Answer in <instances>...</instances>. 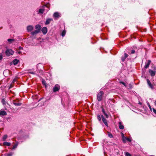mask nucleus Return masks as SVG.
Wrapping results in <instances>:
<instances>
[{
	"label": "nucleus",
	"instance_id": "obj_29",
	"mask_svg": "<svg viewBox=\"0 0 156 156\" xmlns=\"http://www.w3.org/2000/svg\"><path fill=\"white\" fill-rule=\"evenodd\" d=\"M2 102L3 105L5 104V101L4 99H2Z\"/></svg>",
	"mask_w": 156,
	"mask_h": 156
},
{
	"label": "nucleus",
	"instance_id": "obj_8",
	"mask_svg": "<svg viewBox=\"0 0 156 156\" xmlns=\"http://www.w3.org/2000/svg\"><path fill=\"white\" fill-rule=\"evenodd\" d=\"M61 16L60 15L59 13L58 12H55L53 14V17L54 18H58L60 17Z\"/></svg>",
	"mask_w": 156,
	"mask_h": 156
},
{
	"label": "nucleus",
	"instance_id": "obj_45",
	"mask_svg": "<svg viewBox=\"0 0 156 156\" xmlns=\"http://www.w3.org/2000/svg\"><path fill=\"white\" fill-rule=\"evenodd\" d=\"M21 52L20 51H19L18 52V53L19 54H20Z\"/></svg>",
	"mask_w": 156,
	"mask_h": 156
},
{
	"label": "nucleus",
	"instance_id": "obj_27",
	"mask_svg": "<svg viewBox=\"0 0 156 156\" xmlns=\"http://www.w3.org/2000/svg\"><path fill=\"white\" fill-rule=\"evenodd\" d=\"M122 141L123 142L125 143L126 142V137H125L124 138H122Z\"/></svg>",
	"mask_w": 156,
	"mask_h": 156
},
{
	"label": "nucleus",
	"instance_id": "obj_13",
	"mask_svg": "<svg viewBox=\"0 0 156 156\" xmlns=\"http://www.w3.org/2000/svg\"><path fill=\"white\" fill-rule=\"evenodd\" d=\"M53 20V19L52 18H49L47 19L46 20L45 23V24L46 25H48L50 23L51 21Z\"/></svg>",
	"mask_w": 156,
	"mask_h": 156
},
{
	"label": "nucleus",
	"instance_id": "obj_41",
	"mask_svg": "<svg viewBox=\"0 0 156 156\" xmlns=\"http://www.w3.org/2000/svg\"><path fill=\"white\" fill-rule=\"evenodd\" d=\"M126 58H123V57H122V61H124L125 59H126Z\"/></svg>",
	"mask_w": 156,
	"mask_h": 156
},
{
	"label": "nucleus",
	"instance_id": "obj_39",
	"mask_svg": "<svg viewBox=\"0 0 156 156\" xmlns=\"http://www.w3.org/2000/svg\"><path fill=\"white\" fill-rule=\"evenodd\" d=\"M121 136H122V138L125 137L124 136V135L122 133H121Z\"/></svg>",
	"mask_w": 156,
	"mask_h": 156
},
{
	"label": "nucleus",
	"instance_id": "obj_37",
	"mask_svg": "<svg viewBox=\"0 0 156 156\" xmlns=\"http://www.w3.org/2000/svg\"><path fill=\"white\" fill-rule=\"evenodd\" d=\"M102 111L103 114H104L105 113V109L103 108H102Z\"/></svg>",
	"mask_w": 156,
	"mask_h": 156
},
{
	"label": "nucleus",
	"instance_id": "obj_34",
	"mask_svg": "<svg viewBox=\"0 0 156 156\" xmlns=\"http://www.w3.org/2000/svg\"><path fill=\"white\" fill-rule=\"evenodd\" d=\"M2 53H0V60H2Z\"/></svg>",
	"mask_w": 156,
	"mask_h": 156
},
{
	"label": "nucleus",
	"instance_id": "obj_35",
	"mask_svg": "<svg viewBox=\"0 0 156 156\" xmlns=\"http://www.w3.org/2000/svg\"><path fill=\"white\" fill-rule=\"evenodd\" d=\"M104 114L105 115V116L107 118H108V115L106 112Z\"/></svg>",
	"mask_w": 156,
	"mask_h": 156
},
{
	"label": "nucleus",
	"instance_id": "obj_47",
	"mask_svg": "<svg viewBox=\"0 0 156 156\" xmlns=\"http://www.w3.org/2000/svg\"><path fill=\"white\" fill-rule=\"evenodd\" d=\"M150 156H154V155H151Z\"/></svg>",
	"mask_w": 156,
	"mask_h": 156
},
{
	"label": "nucleus",
	"instance_id": "obj_38",
	"mask_svg": "<svg viewBox=\"0 0 156 156\" xmlns=\"http://www.w3.org/2000/svg\"><path fill=\"white\" fill-rule=\"evenodd\" d=\"M153 110L154 113L156 114V110L153 108Z\"/></svg>",
	"mask_w": 156,
	"mask_h": 156
},
{
	"label": "nucleus",
	"instance_id": "obj_9",
	"mask_svg": "<svg viewBox=\"0 0 156 156\" xmlns=\"http://www.w3.org/2000/svg\"><path fill=\"white\" fill-rule=\"evenodd\" d=\"M41 31L44 34H46L47 32V28L45 27H43L41 29Z\"/></svg>",
	"mask_w": 156,
	"mask_h": 156
},
{
	"label": "nucleus",
	"instance_id": "obj_7",
	"mask_svg": "<svg viewBox=\"0 0 156 156\" xmlns=\"http://www.w3.org/2000/svg\"><path fill=\"white\" fill-rule=\"evenodd\" d=\"M27 29L28 32H30L33 30L34 27L32 25H29L27 26Z\"/></svg>",
	"mask_w": 156,
	"mask_h": 156
},
{
	"label": "nucleus",
	"instance_id": "obj_20",
	"mask_svg": "<svg viewBox=\"0 0 156 156\" xmlns=\"http://www.w3.org/2000/svg\"><path fill=\"white\" fill-rule=\"evenodd\" d=\"M8 136L6 135H4L2 138V141H5L7 138Z\"/></svg>",
	"mask_w": 156,
	"mask_h": 156
},
{
	"label": "nucleus",
	"instance_id": "obj_10",
	"mask_svg": "<svg viewBox=\"0 0 156 156\" xmlns=\"http://www.w3.org/2000/svg\"><path fill=\"white\" fill-rule=\"evenodd\" d=\"M147 83L149 87L151 88V89H153L154 88L153 85L151 84V83L150 80L148 79H147Z\"/></svg>",
	"mask_w": 156,
	"mask_h": 156
},
{
	"label": "nucleus",
	"instance_id": "obj_31",
	"mask_svg": "<svg viewBox=\"0 0 156 156\" xmlns=\"http://www.w3.org/2000/svg\"><path fill=\"white\" fill-rule=\"evenodd\" d=\"M120 83L123 85L125 86H127V85L124 82H120Z\"/></svg>",
	"mask_w": 156,
	"mask_h": 156
},
{
	"label": "nucleus",
	"instance_id": "obj_18",
	"mask_svg": "<svg viewBox=\"0 0 156 156\" xmlns=\"http://www.w3.org/2000/svg\"><path fill=\"white\" fill-rule=\"evenodd\" d=\"M119 127L120 129H124V126L123 125H122L121 122H119Z\"/></svg>",
	"mask_w": 156,
	"mask_h": 156
},
{
	"label": "nucleus",
	"instance_id": "obj_5",
	"mask_svg": "<svg viewBox=\"0 0 156 156\" xmlns=\"http://www.w3.org/2000/svg\"><path fill=\"white\" fill-rule=\"evenodd\" d=\"M60 89V86L58 84H56L55 85L53 89V92H56L58 91Z\"/></svg>",
	"mask_w": 156,
	"mask_h": 156
},
{
	"label": "nucleus",
	"instance_id": "obj_46",
	"mask_svg": "<svg viewBox=\"0 0 156 156\" xmlns=\"http://www.w3.org/2000/svg\"><path fill=\"white\" fill-rule=\"evenodd\" d=\"M155 105H156V101L154 102Z\"/></svg>",
	"mask_w": 156,
	"mask_h": 156
},
{
	"label": "nucleus",
	"instance_id": "obj_26",
	"mask_svg": "<svg viewBox=\"0 0 156 156\" xmlns=\"http://www.w3.org/2000/svg\"><path fill=\"white\" fill-rule=\"evenodd\" d=\"M45 6L46 7H47L49 9L50 6V5L49 3H48L46 5L43 6V7Z\"/></svg>",
	"mask_w": 156,
	"mask_h": 156
},
{
	"label": "nucleus",
	"instance_id": "obj_24",
	"mask_svg": "<svg viewBox=\"0 0 156 156\" xmlns=\"http://www.w3.org/2000/svg\"><path fill=\"white\" fill-rule=\"evenodd\" d=\"M108 136L110 138H112L113 135H112L110 132H108Z\"/></svg>",
	"mask_w": 156,
	"mask_h": 156
},
{
	"label": "nucleus",
	"instance_id": "obj_2",
	"mask_svg": "<svg viewBox=\"0 0 156 156\" xmlns=\"http://www.w3.org/2000/svg\"><path fill=\"white\" fill-rule=\"evenodd\" d=\"M104 94V92L102 91H100L98 94L97 96V99L98 101H101L103 96V94Z\"/></svg>",
	"mask_w": 156,
	"mask_h": 156
},
{
	"label": "nucleus",
	"instance_id": "obj_15",
	"mask_svg": "<svg viewBox=\"0 0 156 156\" xmlns=\"http://www.w3.org/2000/svg\"><path fill=\"white\" fill-rule=\"evenodd\" d=\"M19 62V60L17 59H15L12 61V63H13V64L14 65L17 64Z\"/></svg>",
	"mask_w": 156,
	"mask_h": 156
},
{
	"label": "nucleus",
	"instance_id": "obj_23",
	"mask_svg": "<svg viewBox=\"0 0 156 156\" xmlns=\"http://www.w3.org/2000/svg\"><path fill=\"white\" fill-rule=\"evenodd\" d=\"M7 41L9 43H11L12 41H14V40L11 39H8Z\"/></svg>",
	"mask_w": 156,
	"mask_h": 156
},
{
	"label": "nucleus",
	"instance_id": "obj_12",
	"mask_svg": "<svg viewBox=\"0 0 156 156\" xmlns=\"http://www.w3.org/2000/svg\"><path fill=\"white\" fill-rule=\"evenodd\" d=\"M13 103L14 105L17 106H20L21 105V103H19L18 101H16L14 100L13 101Z\"/></svg>",
	"mask_w": 156,
	"mask_h": 156
},
{
	"label": "nucleus",
	"instance_id": "obj_4",
	"mask_svg": "<svg viewBox=\"0 0 156 156\" xmlns=\"http://www.w3.org/2000/svg\"><path fill=\"white\" fill-rule=\"evenodd\" d=\"M149 73L151 76H154L155 75L156 73V67H155L154 68V70L149 69Z\"/></svg>",
	"mask_w": 156,
	"mask_h": 156
},
{
	"label": "nucleus",
	"instance_id": "obj_16",
	"mask_svg": "<svg viewBox=\"0 0 156 156\" xmlns=\"http://www.w3.org/2000/svg\"><path fill=\"white\" fill-rule=\"evenodd\" d=\"M6 115V112L4 111H0V115Z\"/></svg>",
	"mask_w": 156,
	"mask_h": 156
},
{
	"label": "nucleus",
	"instance_id": "obj_14",
	"mask_svg": "<svg viewBox=\"0 0 156 156\" xmlns=\"http://www.w3.org/2000/svg\"><path fill=\"white\" fill-rule=\"evenodd\" d=\"M44 10L42 9H40L38 10V14H42L44 13Z\"/></svg>",
	"mask_w": 156,
	"mask_h": 156
},
{
	"label": "nucleus",
	"instance_id": "obj_30",
	"mask_svg": "<svg viewBox=\"0 0 156 156\" xmlns=\"http://www.w3.org/2000/svg\"><path fill=\"white\" fill-rule=\"evenodd\" d=\"M42 84H43L45 86L46 83V81L44 80H42Z\"/></svg>",
	"mask_w": 156,
	"mask_h": 156
},
{
	"label": "nucleus",
	"instance_id": "obj_32",
	"mask_svg": "<svg viewBox=\"0 0 156 156\" xmlns=\"http://www.w3.org/2000/svg\"><path fill=\"white\" fill-rule=\"evenodd\" d=\"M124 58H127L128 57V55L126 53H124Z\"/></svg>",
	"mask_w": 156,
	"mask_h": 156
},
{
	"label": "nucleus",
	"instance_id": "obj_21",
	"mask_svg": "<svg viewBox=\"0 0 156 156\" xmlns=\"http://www.w3.org/2000/svg\"><path fill=\"white\" fill-rule=\"evenodd\" d=\"M128 53L129 54H134L135 52V51L134 50H131L128 51Z\"/></svg>",
	"mask_w": 156,
	"mask_h": 156
},
{
	"label": "nucleus",
	"instance_id": "obj_1",
	"mask_svg": "<svg viewBox=\"0 0 156 156\" xmlns=\"http://www.w3.org/2000/svg\"><path fill=\"white\" fill-rule=\"evenodd\" d=\"M35 28L36 30L31 32V34L33 36L38 33L40 32L41 29V26L39 24L36 25L35 27Z\"/></svg>",
	"mask_w": 156,
	"mask_h": 156
},
{
	"label": "nucleus",
	"instance_id": "obj_44",
	"mask_svg": "<svg viewBox=\"0 0 156 156\" xmlns=\"http://www.w3.org/2000/svg\"><path fill=\"white\" fill-rule=\"evenodd\" d=\"M30 73L31 74H35V73L34 72H31V73Z\"/></svg>",
	"mask_w": 156,
	"mask_h": 156
},
{
	"label": "nucleus",
	"instance_id": "obj_17",
	"mask_svg": "<svg viewBox=\"0 0 156 156\" xmlns=\"http://www.w3.org/2000/svg\"><path fill=\"white\" fill-rule=\"evenodd\" d=\"M3 145L4 146H9L11 145V143L7 142H5L3 143Z\"/></svg>",
	"mask_w": 156,
	"mask_h": 156
},
{
	"label": "nucleus",
	"instance_id": "obj_40",
	"mask_svg": "<svg viewBox=\"0 0 156 156\" xmlns=\"http://www.w3.org/2000/svg\"><path fill=\"white\" fill-rule=\"evenodd\" d=\"M19 50L23 49V48L22 47H21V46H20L19 47Z\"/></svg>",
	"mask_w": 156,
	"mask_h": 156
},
{
	"label": "nucleus",
	"instance_id": "obj_19",
	"mask_svg": "<svg viewBox=\"0 0 156 156\" xmlns=\"http://www.w3.org/2000/svg\"><path fill=\"white\" fill-rule=\"evenodd\" d=\"M18 142H17L13 146L12 150H13L16 148L18 146Z\"/></svg>",
	"mask_w": 156,
	"mask_h": 156
},
{
	"label": "nucleus",
	"instance_id": "obj_11",
	"mask_svg": "<svg viewBox=\"0 0 156 156\" xmlns=\"http://www.w3.org/2000/svg\"><path fill=\"white\" fill-rule=\"evenodd\" d=\"M151 62V61L150 60H148L147 62H146V64L144 66L145 68L146 69L148 68L149 67Z\"/></svg>",
	"mask_w": 156,
	"mask_h": 156
},
{
	"label": "nucleus",
	"instance_id": "obj_43",
	"mask_svg": "<svg viewBox=\"0 0 156 156\" xmlns=\"http://www.w3.org/2000/svg\"><path fill=\"white\" fill-rule=\"evenodd\" d=\"M148 106L150 109L151 110V107L149 104L148 105Z\"/></svg>",
	"mask_w": 156,
	"mask_h": 156
},
{
	"label": "nucleus",
	"instance_id": "obj_36",
	"mask_svg": "<svg viewBox=\"0 0 156 156\" xmlns=\"http://www.w3.org/2000/svg\"><path fill=\"white\" fill-rule=\"evenodd\" d=\"M17 81V79L16 78H15L14 79V80H13L12 82L14 83L15 82H16Z\"/></svg>",
	"mask_w": 156,
	"mask_h": 156
},
{
	"label": "nucleus",
	"instance_id": "obj_28",
	"mask_svg": "<svg viewBox=\"0 0 156 156\" xmlns=\"http://www.w3.org/2000/svg\"><path fill=\"white\" fill-rule=\"evenodd\" d=\"M125 155L126 156H131V154L127 152L125 153Z\"/></svg>",
	"mask_w": 156,
	"mask_h": 156
},
{
	"label": "nucleus",
	"instance_id": "obj_33",
	"mask_svg": "<svg viewBox=\"0 0 156 156\" xmlns=\"http://www.w3.org/2000/svg\"><path fill=\"white\" fill-rule=\"evenodd\" d=\"M66 32L65 31H63L62 34V36L63 37L65 36V34Z\"/></svg>",
	"mask_w": 156,
	"mask_h": 156
},
{
	"label": "nucleus",
	"instance_id": "obj_3",
	"mask_svg": "<svg viewBox=\"0 0 156 156\" xmlns=\"http://www.w3.org/2000/svg\"><path fill=\"white\" fill-rule=\"evenodd\" d=\"M14 52L11 49H7L5 53L7 56H9L13 54Z\"/></svg>",
	"mask_w": 156,
	"mask_h": 156
},
{
	"label": "nucleus",
	"instance_id": "obj_42",
	"mask_svg": "<svg viewBox=\"0 0 156 156\" xmlns=\"http://www.w3.org/2000/svg\"><path fill=\"white\" fill-rule=\"evenodd\" d=\"M126 140H127L128 141H131L130 140L129 138H127V137H126Z\"/></svg>",
	"mask_w": 156,
	"mask_h": 156
},
{
	"label": "nucleus",
	"instance_id": "obj_25",
	"mask_svg": "<svg viewBox=\"0 0 156 156\" xmlns=\"http://www.w3.org/2000/svg\"><path fill=\"white\" fill-rule=\"evenodd\" d=\"M13 153L12 152H10V153L7 154H5V156H12L13 154Z\"/></svg>",
	"mask_w": 156,
	"mask_h": 156
},
{
	"label": "nucleus",
	"instance_id": "obj_22",
	"mask_svg": "<svg viewBox=\"0 0 156 156\" xmlns=\"http://www.w3.org/2000/svg\"><path fill=\"white\" fill-rule=\"evenodd\" d=\"M97 119L99 121H101V115L100 116V115L98 114L97 115Z\"/></svg>",
	"mask_w": 156,
	"mask_h": 156
},
{
	"label": "nucleus",
	"instance_id": "obj_6",
	"mask_svg": "<svg viewBox=\"0 0 156 156\" xmlns=\"http://www.w3.org/2000/svg\"><path fill=\"white\" fill-rule=\"evenodd\" d=\"M101 117L103 122L106 126H108V124L107 122V120L105 119V118L104 117L103 115H101Z\"/></svg>",
	"mask_w": 156,
	"mask_h": 156
}]
</instances>
